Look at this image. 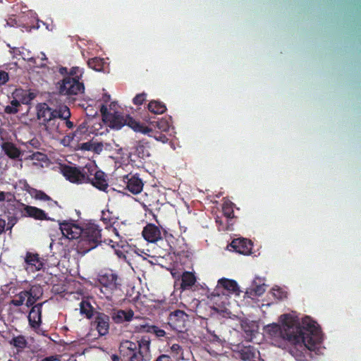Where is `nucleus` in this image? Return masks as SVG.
Listing matches in <instances>:
<instances>
[{
	"label": "nucleus",
	"mask_w": 361,
	"mask_h": 361,
	"mask_svg": "<svg viewBox=\"0 0 361 361\" xmlns=\"http://www.w3.org/2000/svg\"><path fill=\"white\" fill-rule=\"evenodd\" d=\"M105 61L103 59L93 58L88 61V66L90 68L97 71H102L104 70Z\"/></svg>",
	"instance_id": "2f4dec72"
},
{
	"label": "nucleus",
	"mask_w": 361,
	"mask_h": 361,
	"mask_svg": "<svg viewBox=\"0 0 361 361\" xmlns=\"http://www.w3.org/2000/svg\"><path fill=\"white\" fill-rule=\"evenodd\" d=\"M37 118L42 125L54 117H59L61 119L71 117L70 109L66 106L59 107V110H54L46 103H42L37 106Z\"/></svg>",
	"instance_id": "6e6552de"
},
{
	"label": "nucleus",
	"mask_w": 361,
	"mask_h": 361,
	"mask_svg": "<svg viewBox=\"0 0 361 361\" xmlns=\"http://www.w3.org/2000/svg\"><path fill=\"white\" fill-rule=\"evenodd\" d=\"M322 341L319 330L314 324H309L306 329L295 324L294 333L292 337L289 338V343L292 345L304 344L310 350H313L317 345Z\"/></svg>",
	"instance_id": "f03ea898"
},
{
	"label": "nucleus",
	"mask_w": 361,
	"mask_h": 361,
	"mask_svg": "<svg viewBox=\"0 0 361 361\" xmlns=\"http://www.w3.org/2000/svg\"><path fill=\"white\" fill-rule=\"evenodd\" d=\"M238 353L240 357L245 361H251L256 357V350L252 345H238Z\"/></svg>",
	"instance_id": "b1692460"
},
{
	"label": "nucleus",
	"mask_w": 361,
	"mask_h": 361,
	"mask_svg": "<svg viewBox=\"0 0 361 361\" xmlns=\"http://www.w3.org/2000/svg\"><path fill=\"white\" fill-rule=\"evenodd\" d=\"M162 183L159 182V185L167 190H173V187H175L176 178L173 175H163L161 178Z\"/></svg>",
	"instance_id": "c756f323"
},
{
	"label": "nucleus",
	"mask_w": 361,
	"mask_h": 361,
	"mask_svg": "<svg viewBox=\"0 0 361 361\" xmlns=\"http://www.w3.org/2000/svg\"><path fill=\"white\" fill-rule=\"evenodd\" d=\"M135 329L137 332L152 333L154 334L155 337L158 336V327L154 325H150L145 322H143L142 324L135 326Z\"/></svg>",
	"instance_id": "c85d7f7f"
},
{
	"label": "nucleus",
	"mask_w": 361,
	"mask_h": 361,
	"mask_svg": "<svg viewBox=\"0 0 361 361\" xmlns=\"http://www.w3.org/2000/svg\"><path fill=\"white\" fill-rule=\"evenodd\" d=\"M59 117H54L43 124L45 130L53 137L59 136L62 132L60 128L61 121H59Z\"/></svg>",
	"instance_id": "5701e85b"
},
{
	"label": "nucleus",
	"mask_w": 361,
	"mask_h": 361,
	"mask_svg": "<svg viewBox=\"0 0 361 361\" xmlns=\"http://www.w3.org/2000/svg\"><path fill=\"white\" fill-rule=\"evenodd\" d=\"M159 114H164L166 111V107L164 104L159 102Z\"/></svg>",
	"instance_id": "5fc2aeb1"
},
{
	"label": "nucleus",
	"mask_w": 361,
	"mask_h": 361,
	"mask_svg": "<svg viewBox=\"0 0 361 361\" xmlns=\"http://www.w3.org/2000/svg\"><path fill=\"white\" fill-rule=\"evenodd\" d=\"M61 173L67 180L73 183H83L90 180V177L85 169L80 170L71 166H63Z\"/></svg>",
	"instance_id": "9b49d317"
},
{
	"label": "nucleus",
	"mask_w": 361,
	"mask_h": 361,
	"mask_svg": "<svg viewBox=\"0 0 361 361\" xmlns=\"http://www.w3.org/2000/svg\"><path fill=\"white\" fill-rule=\"evenodd\" d=\"M228 290L230 293H235L238 290V286L235 281L228 279H221L218 281V284L216 289L211 293V299H214L216 296H219L221 294L224 295V293H220V289Z\"/></svg>",
	"instance_id": "ddd939ff"
},
{
	"label": "nucleus",
	"mask_w": 361,
	"mask_h": 361,
	"mask_svg": "<svg viewBox=\"0 0 361 361\" xmlns=\"http://www.w3.org/2000/svg\"><path fill=\"white\" fill-rule=\"evenodd\" d=\"M222 209H223V213H224V216L227 219L233 217L234 212H233V207L230 204H224Z\"/></svg>",
	"instance_id": "4c0bfd02"
},
{
	"label": "nucleus",
	"mask_w": 361,
	"mask_h": 361,
	"mask_svg": "<svg viewBox=\"0 0 361 361\" xmlns=\"http://www.w3.org/2000/svg\"><path fill=\"white\" fill-rule=\"evenodd\" d=\"M243 330L245 334V338L247 341H251L253 337L255 336L256 331L247 325L243 326Z\"/></svg>",
	"instance_id": "ea45409f"
},
{
	"label": "nucleus",
	"mask_w": 361,
	"mask_h": 361,
	"mask_svg": "<svg viewBox=\"0 0 361 361\" xmlns=\"http://www.w3.org/2000/svg\"><path fill=\"white\" fill-rule=\"evenodd\" d=\"M177 346H178V345H177ZM172 348H176V345H173V347H172Z\"/></svg>",
	"instance_id": "338daca9"
},
{
	"label": "nucleus",
	"mask_w": 361,
	"mask_h": 361,
	"mask_svg": "<svg viewBox=\"0 0 361 361\" xmlns=\"http://www.w3.org/2000/svg\"><path fill=\"white\" fill-rule=\"evenodd\" d=\"M111 318L117 324L128 322L134 318V312L131 309L114 310L111 314Z\"/></svg>",
	"instance_id": "412c9836"
},
{
	"label": "nucleus",
	"mask_w": 361,
	"mask_h": 361,
	"mask_svg": "<svg viewBox=\"0 0 361 361\" xmlns=\"http://www.w3.org/2000/svg\"><path fill=\"white\" fill-rule=\"evenodd\" d=\"M89 181H91L92 185L100 190L104 191L108 188V184L104 178V174L101 171H97L94 178H90Z\"/></svg>",
	"instance_id": "a878e982"
},
{
	"label": "nucleus",
	"mask_w": 361,
	"mask_h": 361,
	"mask_svg": "<svg viewBox=\"0 0 361 361\" xmlns=\"http://www.w3.org/2000/svg\"><path fill=\"white\" fill-rule=\"evenodd\" d=\"M63 123V124H64L67 128L68 129H71L73 128V123L71 121L68 120V118H66V119H61Z\"/></svg>",
	"instance_id": "8fccbe9b"
},
{
	"label": "nucleus",
	"mask_w": 361,
	"mask_h": 361,
	"mask_svg": "<svg viewBox=\"0 0 361 361\" xmlns=\"http://www.w3.org/2000/svg\"><path fill=\"white\" fill-rule=\"evenodd\" d=\"M230 246L236 252L247 255L251 253L252 243L251 240L245 238H236L232 240Z\"/></svg>",
	"instance_id": "dca6fc26"
},
{
	"label": "nucleus",
	"mask_w": 361,
	"mask_h": 361,
	"mask_svg": "<svg viewBox=\"0 0 361 361\" xmlns=\"http://www.w3.org/2000/svg\"><path fill=\"white\" fill-rule=\"evenodd\" d=\"M266 290V286L264 284L261 286H257L254 288V291L256 295L260 296L262 295Z\"/></svg>",
	"instance_id": "de8ad7c7"
},
{
	"label": "nucleus",
	"mask_w": 361,
	"mask_h": 361,
	"mask_svg": "<svg viewBox=\"0 0 361 361\" xmlns=\"http://www.w3.org/2000/svg\"><path fill=\"white\" fill-rule=\"evenodd\" d=\"M165 335V331L159 329V337L164 336Z\"/></svg>",
	"instance_id": "680f3d73"
},
{
	"label": "nucleus",
	"mask_w": 361,
	"mask_h": 361,
	"mask_svg": "<svg viewBox=\"0 0 361 361\" xmlns=\"http://www.w3.org/2000/svg\"><path fill=\"white\" fill-rule=\"evenodd\" d=\"M25 262L26 264L25 269L31 272L39 271L44 266L43 260L39 257V255L31 252H27Z\"/></svg>",
	"instance_id": "2eb2a0df"
},
{
	"label": "nucleus",
	"mask_w": 361,
	"mask_h": 361,
	"mask_svg": "<svg viewBox=\"0 0 361 361\" xmlns=\"http://www.w3.org/2000/svg\"><path fill=\"white\" fill-rule=\"evenodd\" d=\"M171 274L174 279L179 277V274L176 272L174 269L171 270Z\"/></svg>",
	"instance_id": "4d7b16f0"
},
{
	"label": "nucleus",
	"mask_w": 361,
	"mask_h": 361,
	"mask_svg": "<svg viewBox=\"0 0 361 361\" xmlns=\"http://www.w3.org/2000/svg\"><path fill=\"white\" fill-rule=\"evenodd\" d=\"M120 354L123 361H143L149 359V341L142 340L134 343L124 341L119 347Z\"/></svg>",
	"instance_id": "7ed1b4c3"
},
{
	"label": "nucleus",
	"mask_w": 361,
	"mask_h": 361,
	"mask_svg": "<svg viewBox=\"0 0 361 361\" xmlns=\"http://www.w3.org/2000/svg\"><path fill=\"white\" fill-rule=\"evenodd\" d=\"M111 359H112V361H119V357L116 355H113L111 356Z\"/></svg>",
	"instance_id": "bf43d9fd"
},
{
	"label": "nucleus",
	"mask_w": 361,
	"mask_h": 361,
	"mask_svg": "<svg viewBox=\"0 0 361 361\" xmlns=\"http://www.w3.org/2000/svg\"><path fill=\"white\" fill-rule=\"evenodd\" d=\"M174 128L172 126V118L171 116L161 118L159 119V142L163 144L169 142L171 149H175L173 137H174Z\"/></svg>",
	"instance_id": "9d476101"
},
{
	"label": "nucleus",
	"mask_w": 361,
	"mask_h": 361,
	"mask_svg": "<svg viewBox=\"0 0 361 361\" xmlns=\"http://www.w3.org/2000/svg\"><path fill=\"white\" fill-rule=\"evenodd\" d=\"M59 71L61 75H66L61 81L58 82L60 94L77 95L84 92V85L80 81L83 74L82 69L75 66L68 71L66 67H61Z\"/></svg>",
	"instance_id": "f257e3e1"
},
{
	"label": "nucleus",
	"mask_w": 361,
	"mask_h": 361,
	"mask_svg": "<svg viewBox=\"0 0 361 361\" xmlns=\"http://www.w3.org/2000/svg\"><path fill=\"white\" fill-rule=\"evenodd\" d=\"M146 94L145 93H141V94H137L134 98H133V103L135 105H141L143 102L146 99Z\"/></svg>",
	"instance_id": "a19ab883"
},
{
	"label": "nucleus",
	"mask_w": 361,
	"mask_h": 361,
	"mask_svg": "<svg viewBox=\"0 0 361 361\" xmlns=\"http://www.w3.org/2000/svg\"><path fill=\"white\" fill-rule=\"evenodd\" d=\"M60 229L63 235L68 239H76L82 236V228L73 223H61Z\"/></svg>",
	"instance_id": "4468645a"
},
{
	"label": "nucleus",
	"mask_w": 361,
	"mask_h": 361,
	"mask_svg": "<svg viewBox=\"0 0 361 361\" xmlns=\"http://www.w3.org/2000/svg\"><path fill=\"white\" fill-rule=\"evenodd\" d=\"M13 198V195L11 192H0V202L3 201H11Z\"/></svg>",
	"instance_id": "c03bdc74"
},
{
	"label": "nucleus",
	"mask_w": 361,
	"mask_h": 361,
	"mask_svg": "<svg viewBox=\"0 0 361 361\" xmlns=\"http://www.w3.org/2000/svg\"><path fill=\"white\" fill-rule=\"evenodd\" d=\"M25 161L29 166L37 169L42 168L48 164V159L45 154L37 152L26 157Z\"/></svg>",
	"instance_id": "a211bd4d"
},
{
	"label": "nucleus",
	"mask_w": 361,
	"mask_h": 361,
	"mask_svg": "<svg viewBox=\"0 0 361 361\" xmlns=\"http://www.w3.org/2000/svg\"><path fill=\"white\" fill-rule=\"evenodd\" d=\"M99 281L102 286L100 290L102 293L106 295L107 298H110L111 294L116 290L120 285L118 281L117 275L112 272H107L101 275Z\"/></svg>",
	"instance_id": "f8f14e48"
},
{
	"label": "nucleus",
	"mask_w": 361,
	"mask_h": 361,
	"mask_svg": "<svg viewBox=\"0 0 361 361\" xmlns=\"http://www.w3.org/2000/svg\"><path fill=\"white\" fill-rule=\"evenodd\" d=\"M43 291L38 285L32 286L28 290L20 291L15 295L11 303L20 307L24 303L27 307L32 306L42 296Z\"/></svg>",
	"instance_id": "0eeeda50"
},
{
	"label": "nucleus",
	"mask_w": 361,
	"mask_h": 361,
	"mask_svg": "<svg viewBox=\"0 0 361 361\" xmlns=\"http://www.w3.org/2000/svg\"><path fill=\"white\" fill-rule=\"evenodd\" d=\"M101 112L104 119L109 122V126L111 128L121 129L123 126L127 125L136 132L148 133L152 130L145 127L140 123L128 116H123L119 112L108 113L107 108L104 105L101 106Z\"/></svg>",
	"instance_id": "20e7f679"
},
{
	"label": "nucleus",
	"mask_w": 361,
	"mask_h": 361,
	"mask_svg": "<svg viewBox=\"0 0 361 361\" xmlns=\"http://www.w3.org/2000/svg\"><path fill=\"white\" fill-rule=\"evenodd\" d=\"M17 52L19 53L18 54L20 55L24 60H27V61H34L35 60L34 58L31 56L30 51L27 49L23 48L22 50L16 49L14 51V53L16 54H18Z\"/></svg>",
	"instance_id": "c9c22d12"
},
{
	"label": "nucleus",
	"mask_w": 361,
	"mask_h": 361,
	"mask_svg": "<svg viewBox=\"0 0 361 361\" xmlns=\"http://www.w3.org/2000/svg\"><path fill=\"white\" fill-rule=\"evenodd\" d=\"M142 235L146 240L155 243L158 240V228L153 224L146 226L142 231Z\"/></svg>",
	"instance_id": "393cba45"
},
{
	"label": "nucleus",
	"mask_w": 361,
	"mask_h": 361,
	"mask_svg": "<svg viewBox=\"0 0 361 361\" xmlns=\"http://www.w3.org/2000/svg\"><path fill=\"white\" fill-rule=\"evenodd\" d=\"M78 132L74 133L72 135H68L63 139V143L65 145H69L75 141V137L77 135Z\"/></svg>",
	"instance_id": "37998d69"
},
{
	"label": "nucleus",
	"mask_w": 361,
	"mask_h": 361,
	"mask_svg": "<svg viewBox=\"0 0 361 361\" xmlns=\"http://www.w3.org/2000/svg\"><path fill=\"white\" fill-rule=\"evenodd\" d=\"M27 192L31 195V197L36 200L42 201H52L49 196L41 190H37L35 188H30L27 190Z\"/></svg>",
	"instance_id": "7c9ffc66"
},
{
	"label": "nucleus",
	"mask_w": 361,
	"mask_h": 361,
	"mask_svg": "<svg viewBox=\"0 0 361 361\" xmlns=\"http://www.w3.org/2000/svg\"><path fill=\"white\" fill-rule=\"evenodd\" d=\"M92 140L78 144V148L84 151H91Z\"/></svg>",
	"instance_id": "a18cd8bd"
},
{
	"label": "nucleus",
	"mask_w": 361,
	"mask_h": 361,
	"mask_svg": "<svg viewBox=\"0 0 361 361\" xmlns=\"http://www.w3.org/2000/svg\"><path fill=\"white\" fill-rule=\"evenodd\" d=\"M284 320L282 326L274 324L267 326V331L273 338H281L289 343V338L294 333L295 321L288 314H283Z\"/></svg>",
	"instance_id": "423d86ee"
},
{
	"label": "nucleus",
	"mask_w": 361,
	"mask_h": 361,
	"mask_svg": "<svg viewBox=\"0 0 361 361\" xmlns=\"http://www.w3.org/2000/svg\"><path fill=\"white\" fill-rule=\"evenodd\" d=\"M35 97V94L32 92H28L27 91L22 92L21 102L23 104H28Z\"/></svg>",
	"instance_id": "58836bf2"
},
{
	"label": "nucleus",
	"mask_w": 361,
	"mask_h": 361,
	"mask_svg": "<svg viewBox=\"0 0 361 361\" xmlns=\"http://www.w3.org/2000/svg\"><path fill=\"white\" fill-rule=\"evenodd\" d=\"M166 305L165 301L159 300V322L169 324L173 330L182 332L188 315L180 310L171 312L169 308L166 309Z\"/></svg>",
	"instance_id": "39448f33"
},
{
	"label": "nucleus",
	"mask_w": 361,
	"mask_h": 361,
	"mask_svg": "<svg viewBox=\"0 0 361 361\" xmlns=\"http://www.w3.org/2000/svg\"><path fill=\"white\" fill-rule=\"evenodd\" d=\"M20 106V102L17 99H13L11 104L5 107V112L7 114H16L18 111V107Z\"/></svg>",
	"instance_id": "f704fd0d"
},
{
	"label": "nucleus",
	"mask_w": 361,
	"mask_h": 361,
	"mask_svg": "<svg viewBox=\"0 0 361 361\" xmlns=\"http://www.w3.org/2000/svg\"><path fill=\"white\" fill-rule=\"evenodd\" d=\"M94 325L99 336L106 335L109 329V317L102 312H97L94 317Z\"/></svg>",
	"instance_id": "f3484780"
},
{
	"label": "nucleus",
	"mask_w": 361,
	"mask_h": 361,
	"mask_svg": "<svg viewBox=\"0 0 361 361\" xmlns=\"http://www.w3.org/2000/svg\"><path fill=\"white\" fill-rule=\"evenodd\" d=\"M177 346H178V345H177ZM172 348H176V345H173V347H172Z\"/></svg>",
	"instance_id": "774afa93"
},
{
	"label": "nucleus",
	"mask_w": 361,
	"mask_h": 361,
	"mask_svg": "<svg viewBox=\"0 0 361 361\" xmlns=\"http://www.w3.org/2000/svg\"><path fill=\"white\" fill-rule=\"evenodd\" d=\"M99 226L94 224H87L84 228H82L81 243L83 244L87 243L88 247L86 248V252L91 250L97 247L98 243L101 242V233Z\"/></svg>",
	"instance_id": "1a4fd4ad"
},
{
	"label": "nucleus",
	"mask_w": 361,
	"mask_h": 361,
	"mask_svg": "<svg viewBox=\"0 0 361 361\" xmlns=\"http://www.w3.org/2000/svg\"><path fill=\"white\" fill-rule=\"evenodd\" d=\"M147 257H144V259L147 260L152 264H157L158 263V258L156 256H152L147 253H145Z\"/></svg>",
	"instance_id": "09e8293b"
},
{
	"label": "nucleus",
	"mask_w": 361,
	"mask_h": 361,
	"mask_svg": "<svg viewBox=\"0 0 361 361\" xmlns=\"http://www.w3.org/2000/svg\"><path fill=\"white\" fill-rule=\"evenodd\" d=\"M8 80V74L4 71H0V86L4 85Z\"/></svg>",
	"instance_id": "49530a36"
},
{
	"label": "nucleus",
	"mask_w": 361,
	"mask_h": 361,
	"mask_svg": "<svg viewBox=\"0 0 361 361\" xmlns=\"http://www.w3.org/2000/svg\"><path fill=\"white\" fill-rule=\"evenodd\" d=\"M149 123L154 127L156 128L157 126H158V122L157 121H150Z\"/></svg>",
	"instance_id": "13d9d810"
},
{
	"label": "nucleus",
	"mask_w": 361,
	"mask_h": 361,
	"mask_svg": "<svg viewBox=\"0 0 361 361\" xmlns=\"http://www.w3.org/2000/svg\"><path fill=\"white\" fill-rule=\"evenodd\" d=\"M23 209L22 213L23 216L31 217L37 220H48L47 214L41 209L35 207L23 204Z\"/></svg>",
	"instance_id": "aec40b11"
},
{
	"label": "nucleus",
	"mask_w": 361,
	"mask_h": 361,
	"mask_svg": "<svg viewBox=\"0 0 361 361\" xmlns=\"http://www.w3.org/2000/svg\"><path fill=\"white\" fill-rule=\"evenodd\" d=\"M42 306V303H39L33 306L29 313V323L33 328L39 327L41 324Z\"/></svg>",
	"instance_id": "4be33fe9"
},
{
	"label": "nucleus",
	"mask_w": 361,
	"mask_h": 361,
	"mask_svg": "<svg viewBox=\"0 0 361 361\" xmlns=\"http://www.w3.org/2000/svg\"><path fill=\"white\" fill-rule=\"evenodd\" d=\"M216 224H219L221 226L223 224L222 221L221 220H219V218H217L216 219Z\"/></svg>",
	"instance_id": "0e129e2a"
},
{
	"label": "nucleus",
	"mask_w": 361,
	"mask_h": 361,
	"mask_svg": "<svg viewBox=\"0 0 361 361\" xmlns=\"http://www.w3.org/2000/svg\"><path fill=\"white\" fill-rule=\"evenodd\" d=\"M11 344L14 345L16 348L23 349L27 346V341L23 336H18L11 341Z\"/></svg>",
	"instance_id": "473e14b6"
},
{
	"label": "nucleus",
	"mask_w": 361,
	"mask_h": 361,
	"mask_svg": "<svg viewBox=\"0 0 361 361\" xmlns=\"http://www.w3.org/2000/svg\"><path fill=\"white\" fill-rule=\"evenodd\" d=\"M142 301L137 300L135 303V307L140 312H144L147 310L145 307H140V303H142Z\"/></svg>",
	"instance_id": "3c124183"
},
{
	"label": "nucleus",
	"mask_w": 361,
	"mask_h": 361,
	"mask_svg": "<svg viewBox=\"0 0 361 361\" xmlns=\"http://www.w3.org/2000/svg\"><path fill=\"white\" fill-rule=\"evenodd\" d=\"M5 227L6 221L0 218V234H1L4 231Z\"/></svg>",
	"instance_id": "864d4df0"
},
{
	"label": "nucleus",
	"mask_w": 361,
	"mask_h": 361,
	"mask_svg": "<svg viewBox=\"0 0 361 361\" xmlns=\"http://www.w3.org/2000/svg\"><path fill=\"white\" fill-rule=\"evenodd\" d=\"M159 361H170V357L164 355H159Z\"/></svg>",
	"instance_id": "6e6d98bb"
},
{
	"label": "nucleus",
	"mask_w": 361,
	"mask_h": 361,
	"mask_svg": "<svg viewBox=\"0 0 361 361\" xmlns=\"http://www.w3.org/2000/svg\"><path fill=\"white\" fill-rule=\"evenodd\" d=\"M196 282L195 275L189 271H185L181 276L180 288L187 290L190 288Z\"/></svg>",
	"instance_id": "bb28decb"
},
{
	"label": "nucleus",
	"mask_w": 361,
	"mask_h": 361,
	"mask_svg": "<svg viewBox=\"0 0 361 361\" xmlns=\"http://www.w3.org/2000/svg\"><path fill=\"white\" fill-rule=\"evenodd\" d=\"M59 360L57 355H51L43 358L41 361H56Z\"/></svg>",
	"instance_id": "603ef678"
},
{
	"label": "nucleus",
	"mask_w": 361,
	"mask_h": 361,
	"mask_svg": "<svg viewBox=\"0 0 361 361\" xmlns=\"http://www.w3.org/2000/svg\"><path fill=\"white\" fill-rule=\"evenodd\" d=\"M5 154L11 159H16L20 155V151L13 143L6 142L2 145Z\"/></svg>",
	"instance_id": "cd10ccee"
},
{
	"label": "nucleus",
	"mask_w": 361,
	"mask_h": 361,
	"mask_svg": "<svg viewBox=\"0 0 361 361\" xmlns=\"http://www.w3.org/2000/svg\"><path fill=\"white\" fill-rule=\"evenodd\" d=\"M92 306L90 304L85 300H82L80 303V313L82 314H85L87 317L90 318L92 315Z\"/></svg>",
	"instance_id": "72a5a7b5"
},
{
	"label": "nucleus",
	"mask_w": 361,
	"mask_h": 361,
	"mask_svg": "<svg viewBox=\"0 0 361 361\" xmlns=\"http://www.w3.org/2000/svg\"><path fill=\"white\" fill-rule=\"evenodd\" d=\"M148 110L155 116L158 114V102L153 100L148 104Z\"/></svg>",
	"instance_id": "79ce46f5"
},
{
	"label": "nucleus",
	"mask_w": 361,
	"mask_h": 361,
	"mask_svg": "<svg viewBox=\"0 0 361 361\" xmlns=\"http://www.w3.org/2000/svg\"><path fill=\"white\" fill-rule=\"evenodd\" d=\"M160 228H162L161 226L159 225V229ZM159 241H161V244L164 243V240H162L161 237V231H159Z\"/></svg>",
	"instance_id": "e2e57ef3"
},
{
	"label": "nucleus",
	"mask_w": 361,
	"mask_h": 361,
	"mask_svg": "<svg viewBox=\"0 0 361 361\" xmlns=\"http://www.w3.org/2000/svg\"><path fill=\"white\" fill-rule=\"evenodd\" d=\"M127 189L133 194L140 193L143 188L142 180L136 175H128L124 177Z\"/></svg>",
	"instance_id": "6ab92c4d"
},
{
	"label": "nucleus",
	"mask_w": 361,
	"mask_h": 361,
	"mask_svg": "<svg viewBox=\"0 0 361 361\" xmlns=\"http://www.w3.org/2000/svg\"><path fill=\"white\" fill-rule=\"evenodd\" d=\"M104 144L101 142H97L92 140V147H91V151L96 153V154H100L103 149H104Z\"/></svg>",
	"instance_id": "e433bc0d"
},
{
	"label": "nucleus",
	"mask_w": 361,
	"mask_h": 361,
	"mask_svg": "<svg viewBox=\"0 0 361 361\" xmlns=\"http://www.w3.org/2000/svg\"><path fill=\"white\" fill-rule=\"evenodd\" d=\"M104 99V101L105 102H107L109 99H110V96L109 95H107V94H105L103 97Z\"/></svg>",
	"instance_id": "052dcab7"
},
{
	"label": "nucleus",
	"mask_w": 361,
	"mask_h": 361,
	"mask_svg": "<svg viewBox=\"0 0 361 361\" xmlns=\"http://www.w3.org/2000/svg\"><path fill=\"white\" fill-rule=\"evenodd\" d=\"M41 55H42V60H47V57H46L44 53L42 52Z\"/></svg>",
	"instance_id": "69168bd1"
}]
</instances>
